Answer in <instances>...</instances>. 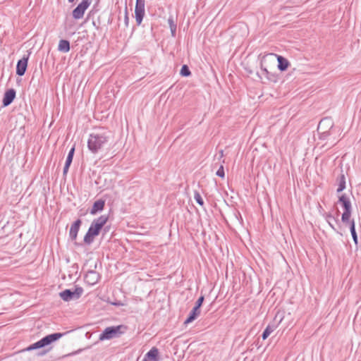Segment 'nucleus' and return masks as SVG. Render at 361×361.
<instances>
[{
  "label": "nucleus",
  "instance_id": "obj_22",
  "mask_svg": "<svg viewBox=\"0 0 361 361\" xmlns=\"http://www.w3.org/2000/svg\"><path fill=\"white\" fill-rule=\"evenodd\" d=\"M345 188V178L344 174H341L339 176L338 180V188L337 189V192H341Z\"/></svg>",
  "mask_w": 361,
  "mask_h": 361
},
{
  "label": "nucleus",
  "instance_id": "obj_2",
  "mask_svg": "<svg viewBox=\"0 0 361 361\" xmlns=\"http://www.w3.org/2000/svg\"><path fill=\"white\" fill-rule=\"evenodd\" d=\"M108 219L109 216L107 215H101L92 221L84 237L85 244L90 245L93 243L94 238L99 234L101 229L106 224Z\"/></svg>",
  "mask_w": 361,
  "mask_h": 361
},
{
  "label": "nucleus",
  "instance_id": "obj_24",
  "mask_svg": "<svg viewBox=\"0 0 361 361\" xmlns=\"http://www.w3.org/2000/svg\"><path fill=\"white\" fill-rule=\"evenodd\" d=\"M74 153H75V145H73L71 149L69 150L68 152V156L66 157V163L65 164H67V165H70L71 164L72 161H73V156H74Z\"/></svg>",
  "mask_w": 361,
  "mask_h": 361
},
{
  "label": "nucleus",
  "instance_id": "obj_27",
  "mask_svg": "<svg viewBox=\"0 0 361 361\" xmlns=\"http://www.w3.org/2000/svg\"><path fill=\"white\" fill-rule=\"evenodd\" d=\"M319 137L320 140H325L330 135V131L329 130H320L318 131Z\"/></svg>",
  "mask_w": 361,
  "mask_h": 361
},
{
  "label": "nucleus",
  "instance_id": "obj_16",
  "mask_svg": "<svg viewBox=\"0 0 361 361\" xmlns=\"http://www.w3.org/2000/svg\"><path fill=\"white\" fill-rule=\"evenodd\" d=\"M200 314V309L196 307H194L191 312L189 314L188 317L185 321V324H189L193 322L199 315Z\"/></svg>",
  "mask_w": 361,
  "mask_h": 361
},
{
  "label": "nucleus",
  "instance_id": "obj_5",
  "mask_svg": "<svg viewBox=\"0 0 361 361\" xmlns=\"http://www.w3.org/2000/svg\"><path fill=\"white\" fill-rule=\"evenodd\" d=\"M338 203L341 204L343 208L344 212L341 216V220L343 223H348L351 216V203L349 198L345 195L339 197Z\"/></svg>",
  "mask_w": 361,
  "mask_h": 361
},
{
  "label": "nucleus",
  "instance_id": "obj_30",
  "mask_svg": "<svg viewBox=\"0 0 361 361\" xmlns=\"http://www.w3.org/2000/svg\"><path fill=\"white\" fill-rule=\"evenodd\" d=\"M204 297L203 295H201L197 300L195 302V307H198L200 309L201 306L202 305V303L204 302Z\"/></svg>",
  "mask_w": 361,
  "mask_h": 361
},
{
  "label": "nucleus",
  "instance_id": "obj_23",
  "mask_svg": "<svg viewBox=\"0 0 361 361\" xmlns=\"http://www.w3.org/2000/svg\"><path fill=\"white\" fill-rule=\"evenodd\" d=\"M168 23L171 30V35L174 37L176 33V24L175 23L173 17L169 18Z\"/></svg>",
  "mask_w": 361,
  "mask_h": 361
},
{
  "label": "nucleus",
  "instance_id": "obj_26",
  "mask_svg": "<svg viewBox=\"0 0 361 361\" xmlns=\"http://www.w3.org/2000/svg\"><path fill=\"white\" fill-rule=\"evenodd\" d=\"M326 221L329 225V226L334 230V231H336V228L334 226V225L332 224V221L331 220H334V221L337 222L338 221L336 219H335V218L333 216L332 214H326Z\"/></svg>",
  "mask_w": 361,
  "mask_h": 361
},
{
  "label": "nucleus",
  "instance_id": "obj_21",
  "mask_svg": "<svg viewBox=\"0 0 361 361\" xmlns=\"http://www.w3.org/2000/svg\"><path fill=\"white\" fill-rule=\"evenodd\" d=\"M275 326L274 325L269 324L264 330L262 338L263 340L267 339L269 335L274 331Z\"/></svg>",
  "mask_w": 361,
  "mask_h": 361
},
{
  "label": "nucleus",
  "instance_id": "obj_29",
  "mask_svg": "<svg viewBox=\"0 0 361 361\" xmlns=\"http://www.w3.org/2000/svg\"><path fill=\"white\" fill-rule=\"evenodd\" d=\"M216 175L220 178H224L225 173H224V166L221 165L217 170Z\"/></svg>",
  "mask_w": 361,
  "mask_h": 361
},
{
  "label": "nucleus",
  "instance_id": "obj_8",
  "mask_svg": "<svg viewBox=\"0 0 361 361\" xmlns=\"http://www.w3.org/2000/svg\"><path fill=\"white\" fill-rule=\"evenodd\" d=\"M145 0H136L135 8V18L137 25H140L142 23L143 18L145 16Z\"/></svg>",
  "mask_w": 361,
  "mask_h": 361
},
{
  "label": "nucleus",
  "instance_id": "obj_10",
  "mask_svg": "<svg viewBox=\"0 0 361 361\" xmlns=\"http://www.w3.org/2000/svg\"><path fill=\"white\" fill-rule=\"evenodd\" d=\"M100 276L96 271H88L85 275L84 280L86 283L90 286L96 284L99 280Z\"/></svg>",
  "mask_w": 361,
  "mask_h": 361
},
{
  "label": "nucleus",
  "instance_id": "obj_12",
  "mask_svg": "<svg viewBox=\"0 0 361 361\" xmlns=\"http://www.w3.org/2000/svg\"><path fill=\"white\" fill-rule=\"evenodd\" d=\"M81 224V220L78 219L71 225L69 231V237L72 240H76Z\"/></svg>",
  "mask_w": 361,
  "mask_h": 361
},
{
  "label": "nucleus",
  "instance_id": "obj_13",
  "mask_svg": "<svg viewBox=\"0 0 361 361\" xmlns=\"http://www.w3.org/2000/svg\"><path fill=\"white\" fill-rule=\"evenodd\" d=\"M334 122L329 118H324L320 121L317 127V131L329 130L333 128Z\"/></svg>",
  "mask_w": 361,
  "mask_h": 361
},
{
  "label": "nucleus",
  "instance_id": "obj_11",
  "mask_svg": "<svg viewBox=\"0 0 361 361\" xmlns=\"http://www.w3.org/2000/svg\"><path fill=\"white\" fill-rule=\"evenodd\" d=\"M16 90L14 89H9L4 93L3 98V106H8L10 105L16 98Z\"/></svg>",
  "mask_w": 361,
  "mask_h": 361
},
{
  "label": "nucleus",
  "instance_id": "obj_34",
  "mask_svg": "<svg viewBox=\"0 0 361 361\" xmlns=\"http://www.w3.org/2000/svg\"><path fill=\"white\" fill-rule=\"evenodd\" d=\"M219 153H220V156H221V157H223V156H224V151H223V150H221V151L219 152Z\"/></svg>",
  "mask_w": 361,
  "mask_h": 361
},
{
  "label": "nucleus",
  "instance_id": "obj_25",
  "mask_svg": "<svg viewBox=\"0 0 361 361\" xmlns=\"http://www.w3.org/2000/svg\"><path fill=\"white\" fill-rule=\"evenodd\" d=\"M180 74L183 77H188L191 75V71L187 65H183L181 67Z\"/></svg>",
  "mask_w": 361,
  "mask_h": 361
},
{
  "label": "nucleus",
  "instance_id": "obj_19",
  "mask_svg": "<svg viewBox=\"0 0 361 361\" xmlns=\"http://www.w3.org/2000/svg\"><path fill=\"white\" fill-rule=\"evenodd\" d=\"M261 75L271 82H276L277 78L274 73H270L266 68H261Z\"/></svg>",
  "mask_w": 361,
  "mask_h": 361
},
{
  "label": "nucleus",
  "instance_id": "obj_35",
  "mask_svg": "<svg viewBox=\"0 0 361 361\" xmlns=\"http://www.w3.org/2000/svg\"><path fill=\"white\" fill-rule=\"evenodd\" d=\"M74 1H75V0H68V1L69 3H73V2H74Z\"/></svg>",
  "mask_w": 361,
  "mask_h": 361
},
{
  "label": "nucleus",
  "instance_id": "obj_7",
  "mask_svg": "<svg viewBox=\"0 0 361 361\" xmlns=\"http://www.w3.org/2000/svg\"><path fill=\"white\" fill-rule=\"evenodd\" d=\"M92 3L91 0H82L81 2L73 9L72 12L73 18L75 20L81 19L85 11L88 8Z\"/></svg>",
  "mask_w": 361,
  "mask_h": 361
},
{
  "label": "nucleus",
  "instance_id": "obj_31",
  "mask_svg": "<svg viewBox=\"0 0 361 361\" xmlns=\"http://www.w3.org/2000/svg\"><path fill=\"white\" fill-rule=\"evenodd\" d=\"M124 22H125V25L126 26H128L129 18H128L127 7H126V9H125Z\"/></svg>",
  "mask_w": 361,
  "mask_h": 361
},
{
  "label": "nucleus",
  "instance_id": "obj_17",
  "mask_svg": "<svg viewBox=\"0 0 361 361\" xmlns=\"http://www.w3.org/2000/svg\"><path fill=\"white\" fill-rule=\"evenodd\" d=\"M277 60H278V68L281 71H286L288 67V65H289V62L288 61L285 59L284 57L281 56H277Z\"/></svg>",
  "mask_w": 361,
  "mask_h": 361
},
{
  "label": "nucleus",
  "instance_id": "obj_28",
  "mask_svg": "<svg viewBox=\"0 0 361 361\" xmlns=\"http://www.w3.org/2000/svg\"><path fill=\"white\" fill-rule=\"evenodd\" d=\"M194 198H195L196 202L198 204H200V206H203L204 205L203 199H202V197H201L200 194L198 192H197V191L195 192Z\"/></svg>",
  "mask_w": 361,
  "mask_h": 361
},
{
  "label": "nucleus",
  "instance_id": "obj_33",
  "mask_svg": "<svg viewBox=\"0 0 361 361\" xmlns=\"http://www.w3.org/2000/svg\"><path fill=\"white\" fill-rule=\"evenodd\" d=\"M47 353V351H44V352H42V353H39L38 355H44Z\"/></svg>",
  "mask_w": 361,
  "mask_h": 361
},
{
  "label": "nucleus",
  "instance_id": "obj_18",
  "mask_svg": "<svg viewBox=\"0 0 361 361\" xmlns=\"http://www.w3.org/2000/svg\"><path fill=\"white\" fill-rule=\"evenodd\" d=\"M58 50L63 53H67L70 51V42L66 39H61L59 42Z\"/></svg>",
  "mask_w": 361,
  "mask_h": 361
},
{
  "label": "nucleus",
  "instance_id": "obj_3",
  "mask_svg": "<svg viewBox=\"0 0 361 361\" xmlns=\"http://www.w3.org/2000/svg\"><path fill=\"white\" fill-rule=\"evenodd\" d=\"M66 334V333H54L51 334H49V335L43 337L38 341L29 345L27 348L24 349L23 351H30V350L39 349V348L46 347V346L50 345L51 343H52L53 342L58 341Z\"/></svg>",
  "mask_w": 361,
  "mask_h": 361
},
{
  "label": "nucleus",
  "instance_id": "obj_15",
  "mask_svg": "<svg viewBox=\"0 0 361 361\" xmlns=\"http://www.w3.org/2000/svg\"><path fill=\"white\" fill-rule=\"evenodd\" d=\"M105 205V201L103 200H98L95 201L90 211V214L94 215L99 212H102Z\"/></svg>",
  "mask_w": 361,
  "mask_h": 361
},
{
  "label": "nucleus",
  "instance_id": "obj_20",
  "mask_svg": "<svg viewBox=\"0 0 361 361\" xmlns=\"http://www.w3.org/2000/svg\"><path fill=\"white\" fill-rule=\"evenodd\" d=\"M348 223H350V233H351V235H352V238L353 239V241L355 242V244L357 243V233H356V231H355V221L354 220H351L348 222Z\"/></svg>",
  "mask_w": 361,
  "mask_h": 361
},
{
  "label": "nucleus",
  "instance_id": "obj_1",
  "mask_svg": "<svg viewBox=\"0 0 361 361\" xmlns=\"http://www.w3.org/2000/svg\"><path fill=\"white\" fill-rule=\"evenodd\" d=\"M111 133L107 130H100L90 134L87 148L93 154H97L109 142Z\"/></svg>",
  "mask_w": 361,
  "mask_h": 361
},
{
  "label": "nucleus",
  "instance_id": "obj_32",
  "mask_svg": "<svg viewBox=\"0 0 361 361\" xmlns=\"http://www.w3.org/2000/svg\"><path fill=\"white\" fill-rule=\"evenodd\" d=\"M70 165L65 164L63 170V175L66 176L68 169H69Z\"/></svg>",
  "mask_w": 361,
  "mask_h": 361
},
{
  "label": "nucleus",
  "instance_id": "obj_14",
  "mask_svg": "<svg viewBox=\"0 0 361 361\" xmlns=\"http://www.w3.org/2000/svg\"><path fill=\"white\" fill-rule=\"evenodd\" d=\"M158 361L159 360V350L156 347H153L145 355L142 361Z\"/></svg>",
  "mask_w": 361,
  "mask_h": 361
},
{
  "label": "nucleus",
  "instance_id": "obj_4",
  "mask_svg": "<svg viewBox=\"0 0 361 361\" xmlns=\"http://www.w3.org/2000/svg\"><path fill=\"white\" fill-rule=\"evenodd\" d=\"M121 329H126L123 325L111 326L106 327L99 335V340L102 341L119 337L123 331Z\"/></svg>",
  "mask_w": 361,
  "mask_h": 361
},
{
  "label": "nucleus",
  "instance_id": "obj_9",
  "mask_svg": "<svg viewBox=\"0 0 361 361\" xmlns=\"http://www.w3.org/2000/svg\"><path fill=\"white\" fill-rule=\"evenodd\" d=\"M29 59V55L27 56H24L21 59L18 60L16 65V74L18 76H23L27 67V62Z\"/></svg>",
  "mask_w": 361,
  "mask_h": 361
},
{
  "label": "nucleus",
  "instance_id": "obj_6",
  "mask_svg": "<svg viewBox=\"0 0 361 361\" xmlns=\"http://www.w3.org/2000/svg\"><path fill=\"white\" fill-rule=\"evenodd\" d=\"M83 289L81 287H75L73 290L71 289H66L59 293L60 297L64 301H71L77 300L82 295Z\"/></svg>",
  "mask_w": 361,
  "mask_h": 361
}]
</instances>
